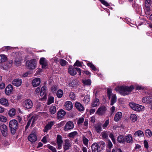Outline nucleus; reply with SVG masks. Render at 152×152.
Segmentation results:
<instances>
[{
    "label": "nucleus",
    "instance_id": "obj_1",
    "mask_svg": "<svg viewBox=\"0 0 152 152\" xmlns=\"http://www.w3.org/2000/svg\"><path fill=\"white\" fill-rule=\"evenodd\" d=\"M9 127L11 133L15 134L18 128V121L15 119L11 120L9 123Z\"/></svg>",
    "mask_w": 152,
    "mask_h": 152
},
{
    "label": "nucleus",
    "instance_id": "obj_2",
    "mask_svg": "<svg viewBox=\"0 0 152 152\" xmlns=\"http://www.w3.org/2000/svg\"><path fill=\"white\" fill-rule=\"evenodd\" d=\"M105 146V143L103 141L101 142L98 144L94 143L91 146L92 152H100Z\"/></svg>",
    "mask_w": 152,
    "mask_h": 152
},
{
    "label": "nucleus",
    "instance_id": "obj_3",
    "mask_svg": "<svg viewBox=\"0 0 152 152\" xmlns=\"http://www.w3.org/2000/svg\"><path fill=\"white\" fill-rule=\"evenodd\" d=\"M134 88L133 86H131L130 87L126 86H121L119 88V89L120 94H129V92H131Z\"/></svg>",
    "mask_w": 152,
    "mask_h": 152
},
{
    "label": "nucleus",
    "instance_id": "obj_4",
    "mask_svg": "<svg viewBox=\"0 0 152 152\" xmlns=\"http://www.w3.org/2000/svg\"><path fill=\"white\" fill-rule=\"evenodd\" d=\"M0 131L2 136L7 137L8 136L9 131L7 125L4 124H0Z\"/></svg>",
    "mask_w": 152,
    "mask_h": 152
},
{
    "label": "nucleus",
    "instance_id": "obj_5",
    "mask_svg": "<svg viewBox=\"0 0 152 152\" xmlns=\"http://www.w3.org/2000/svg\"><path fill=\"white\" fill-rule=\"evenodd\" d=\"M129 105L133 110L137 111H140L144 108L143 106L135 104L133 102L129 103Z\"/></svg>",
    "mask_w": 152,
    "mask_h": 152
},
{
    "label": "nucleus",
    "instance_id": "obj_6",
    "mask_svg": "<svg viewBox=\"0 0 152 152\" xmlns=\"http://www.w3.org/2000/svg\"><path fill=\"white\" fill-rule=\"evenodd\" d=\"M77 71L79 74L80 75H81V69L79 68H74L72 66H69L68 68L69 73L71 75L74 76L77 73Z\"/></svg>",
    "mask_w": 152,
    "mask_h": 152
},
{
    "label": "nucleus",
    "instance_id": "obj_7",
    "mask_svg": "<svg viewBox=\"0 0 152 152\" xmlns=\"http://www.w3.org/2000/svg\"><path fill=\"white\" fill-rule=\"evenodd\" d=\"M35 60L33 59L26 61V65L27 68L29 69H34L36 67Z\"/></svg>",
    "mask_w": 152,
    "mask_h": 152
},
{
    "label": "nucleus",
    "instance_id": "obj_8",
    "mask_svg": "<svg viewBox=\"0 0 152 152\" xmlns=\"http://www.w3.org/2000/svg\"><path fill=\"white\" fill-rule=\"evenodd\" d=\"M28 139L31 142H35L37 140V133L34 131H33L31 134L28 136Z\"/></svg>",
    "mask_w": 152,
    "mask_h": 152
},
{
    "label": "nucleus",
    "instance_id": "obj_9",
    "mask_svg": "<svg viewBox=\"0 0 152 152\" xmlns=\"http://www.w3.org/2000/svg\"><path fill=\"white\" fill-rule=\"evenodd\" d=\"M107 110L106 107L104 106H102L98 109L96 113L99 115H102L106 113Z\"/></svg>",
    "mask_w": 152,
    "mask_h": 152
},
{
    "label": "nucleus",
    "instance_id": "obj_10",
    "mask_svg": "<svg viewBox=\"0 0 152 152\" xmlns=\"http://www.w3.org/2000/svg\"><path fill=\"white\" fill-rule=\"evenodd\" d=\"M23 105L27 109H30L32 107L33 104L32 101L29 99H28L23 102Z\"/></svg>",
    "mask_w": 152,
    "mask_h": 152
},
{
    "label": "nucleus",
    "instance_id": "obj_11",
    "mask_svg": "<svg viewBox=\"0 0 152 152\" xmlns=\"http://www.w3.org/2000/svg\"><path fill=\"white\" fill-rule=\"evenodd\" d=\"M63 142L61 136L58 134L56 137V143L58 145L57 149H59L61 148Z\"/></svg>",
    "mask_w": 152,
    "mask_h": 152
},
{
    "label": "nucleus",
    "instance_id": "obj_12",
    "mask_svg": "<svg viewBox=\"0 0 152 152\" xmlns=\"http://www.w3.org/2000/svg\"><path fill=\"white\" fill-rule=\"evenodd\" d=\"M74 127V125L73 122L71 121H69L67 122L64 128V129L65 131H68L72 129Z\"/></svg>",
    "mask_w": 152,
    "mask_h": 152
},
{
    "label": "nucleus",
    "instance_id": "obj_13",
    "mask_svg": "<svg viewBox=\"0 0 152 152\" xmlns=\"http://www.w3.org/2000/svg\"><path fill=\"white\" fill-rule=\"evenodd\" d=\"M142 101L143 102L145 103H149L151 104V109L152 110V96H146L143 97Z\"/></svg>",
    "mask_w": 152,
    "mask_h": 152
},
{
    "label": "nucleus",
    "instance_id": "obj_14",
    "mask_svg": "<svg viewBox=\"0 0 152 152\" xmlns=\"http://www.w3.org/2000/svg\"><path fill=\"white\" fill-rule=\"evenodd\" d=\"M39 63L42 65V68L46 69L48 67V61L45 58L43 57L40 58Z\"/></svg>",
    "mask_w": 152,
    "mask_h": 152
},
{
    "label": "nucleus",
    "instance_id": "obj_15",
    "mask_svg": "<svg viewBox=\"0 0 152 152\" xmlns=\"http://www.w3.org/2000/svg\"><path fill=\"white\" fill-rule=\"evenodd\" d=\"M37 118L36 116H33L30 118H29L27 122V125L30 126L31 124V122H32V123L31 124V126L33 127L34 126V124L35 122L37 120Z\"/></svg>",
    "mask_w": 152,
    "mask_h": 152
},
{
    "label": "nucleus",
    "instance_id": "obj_16",
    "mask_svg": "<svg viewBox=\"0 0 152 152\" xmlns=\"http://www.w3.org/2000/svg\"><path fill=\"white\" fill-rule=\"evenodd\" d=\"M71 144L69 142V140L66 139L64 141V143L63 145V148L65 151L68 150L69 148L71 147Z\"/></svg>",
    "mask_w": 152,
    "mask_h": 152
},
{
    "label": "nucleus",
    "instance_id": "obj_17",
    "mask_svg": "<svg viewBox=\"0 0 152 152\" xmlns=\"http://www.w3.org/2000/svg\"><path fill=\"white\" fill-rule=\"evenodd\" d=\"M22 79L20 78H16L12 81V84L13 85L17 87L20 86L22 84Z\"/></svg>",
    "mask_w": 152,
    "mask_h": 152
},
{
    "label": "nucleus",
    "instance_id": "obj_18",
    "mask_svg": "<svg viewBox=\"0 0 152 152\" xmlns=\"http://www.w3.org/2000/svg\"><path fill=\"white\" fill-rule=\"evenodd\" d=\"M13 86L11 84L8 85L5 89V93L7 95H9V94H11L13 90Z\"/></svg>",
    "mask_w": 152,
    "mask_h": 152
},
{
    "label": "nucleus",
    "instance_id": "obj_19",
    "mask_svg": "<svg viewBox=\"0 0 152 152\" xmlns=\"http://www.w3.org/2000/svg\"><path fill=\"white\" fill-rule=\"evenodd\" d=\"M75 106L77 109L80 112H82L84 110V107L83 105L79 102H76Z\"/></svg>",
    "mask_w": 152,
    "mask_h": 152
},
{
    "label": "nucleus",
    "instance_id": "obj_20",
    "mask_svg": "<svg viewBox=\"0 0 152 152\" xmlns=\"http://www.w3.org/2000/svg\"><path fill=\"white\" fill-rule=\"evenodd\" d=\"M65 109L68 110H71L73 107L72 103L69 101H67L65 104Z\"/></svg>",
    "mask_w": 152,
    "mask_h": 152
},
{
    "label": "nucleus",
    "instance_id": "obj_21",
    "mask_svg": "<svg viewBox=\"0 0 152 152\" xmlns=\"http://www.w3.org/2000/svg\"><path fill=\"white\" fill-rule=\"evenodd\" d=\"M66 112L63 110L61 109L57 113V118L58 119L61 118L65 115Z\"/></svg>",
    "mask_w": 152,
    "mask_h": 152
},
{
    "label": "nucleus",
    "instance_id": "obj_22",
    "mask_svg": "<svg viewBox=\"0 0 152 152\" xmlns=\"http://www.w3.org/2000/svg\"><path fill=\"white\" fill-rule=\"evenodd\" d=\"M0 104L5 107H7L9 105L8 100L6 99L1 98L0 99Z\"/></svg>",
    "mask_w": 152,
    "mask_h": 152
},
{
    "label": "nucleus",
    "instance_id": "obj_23",
    "mask_svg": "<svg viewBox=\"0 0 152 152\" xmlns=\"http://www.w3.org/2000/svg\"><path fill=\"white\" fill-rule=\"evenodd\" d=\"M22 96H12L11 97L12 100L15 102L20 101L22 99Z\"/></svg>",
    "mask_w": 152,
    "mask_h": 152
},
{
    "label": "nucleus",
    "instance_id": "obj_24",
    "mask_svg": "<svg viewBox=\"0 0 152 152\" xmlns=\"http://www.w3.org/2000/svg\"><path fill=\"white\" fill-rule=\"evenodd\" d=\"M122 116V113L121 112H118L115 114L114 118V120L116 122H117L121 118Z\"/></svg>",
    "mask_w": 152,
    "mask_h": 152
},
{
    "label": "nucleus",
    "instance_id": "obj_25",
    "mask_svg": "<svg viewBox=\"0 0 152 152\" xmlns=\"http://www.w3.org/2000/svg\"><path fill=\"white\" fill-rule=\"evenodd\" d=\"M53 125V121H51L50 123H49L45 126L44 130V132H46L48 130L50 129Z\"/></svg>",
    "mask_w": 152,
    "mask_h": 152
},
{
    "label": "nucleus",
    "instance_id": "obj_26",
    "mask_svg": "<svg viewBox=\"0 0 152 152\" xmlns=\"http://www.w3.org/2000/svg\"><path fill=\"white\" fill-rule=\"evenodd\" d=\"M125 142L127 143H132L133 142L131 134H128L125 137Z\"/></svg>",
    "mask_w": 152,
    "mask_h": 152
},
{
    "label": "nucleus",
    "instance_id": "obj_27",
    "mask_svg": "<svg viewBox=\"0 0 152 152\" xmlns=\"http://www.w3.org/2000/svg\"><path fill=\"white\" fill-rule=\"evenodd\" d=\"M117 140L119 143H124L125 142V138L122 135H119L118 137Z\"/></svg>",
    "mask_w": 152,
    "mask_h": 152
},
{
    "label": "nucleus",
    "instance_id": "obj_28",
    "mask_svg": "<svg viewBox=\"0 0 152 152\" xmlns=\"http://www.w3.org/2000/svg\"><path fill=\"white\" fill-rule=\"evenodd\" d=\"M95 130L97 133H99L102 130V124H98L95 126Z\"/></svg>",
    "mask_w": 152,
    "mask_h": 152
},
{
    "label": "nucleus",
    "instance_id": "obj_29",
    "mask_svg": "<svg viewBox=\"0 0 152 152\" xmlns=\"http://www.w3.org/2000/svg\"><path fill=\"white\" fill-rule=\"evenodd\" d=\"M7 60V57L4 54L0 55V63L4 62Z\"/></svg>",
    "mask_w": 152,
    "mask_h": 152
},
{
    "label": "nucleus",
    "instance_id": "obj_30",
    "mask_svg": "<svg viewBox=\"0 0 152 152\" xmlns=\"http://www.w3.org/2000/svg\"><path fill=\"white\" fill-rule=\"evenodd\" d=\"M78 133L76 131H74L69 133L68 135V137L74 138L77 135Z\"/></svg>",
    "mask_w": 152,
    "mask_h": 152
},
{
    "label": "nucleus",
    "instance_id": "obj_31",
    "mask_svg": "<svg viewBox=\"0 0 152 152\" xmlns=\"http://www.w3.org/2000/svg\"><path fill=\"white\" fill-rule=\"evenodd\" d=\"M32 83L34 87L38 86V77L34 79L32 81Z\"/></svg>",
    "mask_w": 152,
    "mask_h": 152
},
{
    "label": "nucleus",
    "instance_id": "obj_32",
    "mask_svg": "<svg viewBox=\"0 0 152 152\" xmlns=\"http://www.w3.org/2000/svg\"><path fill=\"white\" fill-rule=\"evenodd\" d=\"M134 135L135 136H137L140 137L141 136H143L144 134L142 131L140 130H138L135 132Z\"/></svg>",
    "mask_w": 152,
    "mask_h": 152
},
{
    "label": "nucleus",
    "instance_id": "obj_33",
    "mask_svg": "<svg viewBox=\"0 0 152 152\" xmlns=\"http://www.w3.org/2000/svg\"><path fill=\"white\" fill-rule=\"evenodd\" d=\"M99 100L97 98L95 99V100L91 103V106L92 107H95L99 104Z\"/></svg>",
    "mask_w": 152,
    "mask_h": 152
},
{
    "label": "nucleus",
    "instance_id": "obj_34",
    "mask_svg": "<svg viewBox=\"0 0 152 152\" xmlns=\"http://www.w3.org/2000/svg\"><path fill=\"white\" fill-rule=\"evenodd\" d=\"M56 107L55 106H51L50 108L49 111L52 114H53L56 113Z\"/></svg>",
    "mask_w": 152,
    "mask_h": 152
},
{
    "label": "nucleus",
    "instance_id": "obj_35",
    "mask_svg": "<svg viewBox=\"0 0 152 152\" xmlns=\"http://www.w3.org/2000/svg\"><path fill=\"white\" fill-rule=\"evenodd\" d=\"M15 109H10L9 112V115L10 116L12 117L15 115Z\"/></svg>",
    "mask_w": 152,
    "mask_h": 152
},
{
    "label": "nucleus",
    "instance_id": "obj_36",
    "mask_svg": "<svg viewBox=\"0 0 152 152\" xmlns=\"http://www.w3.org/2000/svg\"><path fill=\"white\" fill-rule=\"evenodd\" d=\"M46 87L45 86H44L42 87L40 92V95H46Z\"/></svg>",
    "mask_w": 152,
    "mask_h": 152
},
{
    "label": "nucleus",
    "instance_id": "obj_37",
    "mask_svg": "<svg viewBox=\"0 0 152 152\" xmlns=\"http://www.w3.org/2000/svg\"><path fill=\"white\" fill-rule=\"evenodd\" d=\"M54 97L50 96L48 99L47 104L48 105H50L54 102Z\"/></svg>",
    "mask_w": 152,
    "mask_h": 152
},
{
    "label": "nucleus",
    "instance_id": "obj_38",
    "mask_svg": "<svg viewBox=\"0 0 152 152\" xmlns=\"http://www.w3.org/2000/svg\"><path fill=\"white\" fill-rule=\"evenodd\" d=\"M130 119L133 122H135L137 119V116L134 114H132L130 115Z\"/></svg>",
    "mask_w": 152,
    "mask_h": 152
},
{
    "label": "nucleus",
    "instance_id": "obj_39",
    "mask_svg": "<svg viewBox=\"0 0 152 152\" xmlns=\"http://www.w3.org/2000/svg\"><path fill=\"white\" fill-rule=\"evenodd\" d=\"M116 101V96H113L110 103V105H113Z\"/></svg>",
    "mask_w": 152,
    "mask_h": 152
},
{
    "label": "nucleus",
    "instance_id": "obj_40",
    "mask_svg": "<svg viewBox=\"0 0 152 152\" xmlns=\"http://www.w3.org/2000/svg\"><path fill=\"white\" fill-rule=\"evenodd\" d=\"M66 61L64 59H61L60 60L59 63L62 66H65L66 65Z\"/></svg>",
    "mask_w": 152,
    "mask_h": 152
},
{
    "label": "nucleus",
    "instance_id": "obj_41",
    "mask_svg": "<svg viewBox=\"0 0 152 152\" xmlns=\"http://www.w3.org/2000/svg\"><path fill=\"white\" fill-rule=\"evenodd\" d=\"M47 147L53 152H57L56 148L53 146L50 145V144H48L47 145Z\"/></svg>",
    "mask_w": 152,
    "mask_h": 152
},
{
    "label": "nucleus",
    "instance_id": "obj_42",
    "mask_svg": "<svg viewBox=\"0 0 152 152\" xmlns=\"http://www.w3.org/2000/svg\"><path fill=\"white\" fill-rule=\"evenodd\" d=\"M83 83L86 85L90 86L91 85V80L90 79L83 80Z\"/></svg>",
    "mask_w": 152,
    "mask_h": 152
},
{
    "label": "nucleus",
    "instance_id": "obj_43",
    "mask_svg": "<svg viewBox=\"0 0 152 152\" xmlns=\"http://www.w3.org/2000/svg\"><path fill=\"white\" fill-rule=\"evenodd\" d=\"M15 63L16 65L17 66H19L20 65L21 63V60L16 58L15 60Z\"/></svg>",
    "mask_w": 152,
    "mask_h": 152
},
{
    "label": "nucleus",
    "instance_id": "obj_44",
    "mask_svg": "<svg viewBox=\"0 0 152 152\" xmlns=\"http://www.w3.org/2000/svg\"><path fill=\"white\" fill-rule=\"evenodd\" d=\"M87 65L89 67H90L92 70L95 71L96 70V68L95 66L91 63H88L87 64Z\"/></svg>",
    "mask_w": 152,
    "mask_h": 152
},
{
    "label": "nucleus",
    "instance_id": "obj_45",
    "mask_svg": "<svg viewBox=\"0 0 152 152\" xmlns=\"http://www.w3.org/2000/svg\"><path fill=\"white\" fill-rule=\"evenodd\" d=\"M83 101L85 103H88L90 101V99L89 96H85Z\"/></svg>",
    "mask_w": 152,
    "mask_h": 152
},
{
    "label": "nucleus",
    "instance_id": "obj_46",
    "mask_svg": "<svg viewBox=\"0 0 152 152\" xmlns=\"http://www.w3.org/2000/svg\"><path fill=\"white\" fill-rule=\"evenodd\" d=\"M82 66L81 63L79 61L77 60L76 61V62L74 64V66H79L80 67Z\"/></svg>",
    "mask_w": 152,
    "mask_h": 152
},
{
    "label": "nucleus",
    "instance_id": "obj_47",
    "mask_svg": "<svg viewBox=\"0 0 152 152\" xmlns=\"http://www.w3.org/2000/svg\"><path fill=\"white\" fill-rule=\"evenodd\" d=\"M145 7V13L146 15H149L150 14V6H148V7L147 6Z\"/></svg>",
    "mask_w": 152,
    "mask_h": 152
},
{
    "label": "nucleus",
    "instance_id": "obj_48",
    "mask_svg": "<svg viewBox=\"0 0 152 152\" xmlns=\"http://www.w3.org/2000/svg\"><path fill=\"white\" fill-rule=\"evenodd\" d=\"M7 119L6 117L3 115L0 116V121L3 122H6Z\"/></svg>",
    "mask_w": 152,
    "mask_h": 152
},
{
    "label": "nucleus",
    "instance_id": "obj_49",
    "mask_svg": "<svg viewBox=\"0 0 152 152\" xmlns=\"http://www.w3.org/2000/svg\"><path fill=\"white\" fill-rule=\"evenodd\" d=\"M145 133L146 135L147 136H149L150 137L152 135L151 131L148 129H147L146 130Z\"/></svg>",
    "mask_w": 152,
    "mask_h": 152
},
{
    "label": "nucleus",
    "instance_id": "obj_50",
    "mask_svg": "<svg viewBox=\"0 0 152 152\" xmlns=\"http://www.w3.org/2000/svg\"><path fill=\"white\" fill-rule=\"evenodd\" d=\"M109 120H107L104 123L102 127L104 128L107 127L108 124H109Z\"/></svg>",
    "mask_w": 152,
    "mask_h": 152
},
{
    "label": "nucleus",
    "instance_id": "obj_51",
    "mask_svg": "<svg viewBox=\"0 0 152 152\" xmlns=\"http://www.w3.org/2000/svg\"><path fill=\"white\" fill-rule=\"evenodd\" d=\"M110 137L111 138L113 142L114 143H115V140L114 138V137L113 134L111 133L109 135Z\"/></svg>",
    "mask_w": 152,
    "mask_h": 152
},
{
    "label": "nucleus",
    "instance_id": "obj_52",
    "mask_svg": "<svg viewBox=\"0 0 152 152\" xmlns=\"http://www.w3.org/2000/svg\"><path fill=\"white\" fill-rule=\"evenodd\" d=\"M102 137L103 138L106 139L108 137L107 133L105 132H103L102 133Z\"/></svg>",
    "mask_w": 152,
    "mask_h": 152
},
{
    "label": "nucleus",
    "instance_id": "obj_53",
    "mask_svg": "<svg viewBox=\"0 0 152 152\" xmlns=\"http://www.w3.org/2000/svg\"><path fill=\"white\" fill-rule=\"evenodd\" d=\"M83 144L85 145H87L88 144V140L87 139L84 137L83 139Z\"/></svg>",
    "mask_w": 152,
    "mask_h": 152
},
{
    "label": "nucleus",
    "instance_id": "obj_54",
    "mask_svg": "<svg viewBox=\"0 0 152 152\" xmlns=\"http://www.w3.org/2000/svg\"><path fill=\"white\" fill-rule=\"evenodd\" d=\"M84 121V119L83 118H79L77 121V124H80L83 123Z\"/></svg>",
    "mask_w": 152,
    "mask_h": 152
},
{
    "label": "nucleus",
    "instance_id": "obj_55",
    "mask_svg": "<svg viewBox=\"0 0 152 152\" xmlns=\"http://www.w3.org/2000/svg\"><path fill=\"white\" fill-rule=\"evenodd\" d=\"M104 5L106 6H109V4L104 0H99Z\"/></svg>",
    "mask_w": 152,
    "mask_h": 152
},
{
    "label": "nucleus",
    "instance_id": "obj_56",
    "mask_svg": "<svg viewBox=\"0 0 152 152\" xmlns=\"http://www.w3.org/2000/svg\"><path fill=\"white\" fill-rule=\"evenodd\" d=\"M150 0H145V6L148 7L150 6Z\"/></svg>",
    "mask_w": 152,
    "mask_h": 152
},
{
    "label": "nucleus",
    "instance_id": "obj_57",
    "mask_svg": "<svg viewBox=\"0 0 152 152\" xmlns=\"http://www.w3.org/2000/svg\"><path fill=\"white\" fill-rule=\"evenodd\" d=\"M16 119L18 120L19 123H22L23 121L22 120V117H21L20 116H18L16 118Z\"/></svg>",
    "mask_w": 152,
    "mask_h": 152
},
{
    "label": "nucleus",
    "instance_id": "obj_58",
    "mask_svg": "<svg viewBox=\"0 0 152 152\" xmlns=\"http://www.w3.org/2000/svg\"><path fill=\"white\" fill-rule=\"evenodd\" d=\"M112 152H123L121 149L119 148L113 149Z\"/></svg>",
    "mask_w": 152,
    "mask_h": 152
},
{
    "label": "nucleus",
    "instance_id": "obj_59",
    "mask_svg": "<svg viewBox=\"0 0 152 152\" xmlns=\"http://www.w3.org/2000/svg\"><path fill=\"white\" fill-rule=\"evenodd\" d=\"M63 91L61 89L58 90L57 92L56 95H63Z\"/></svg>",
    "mask_w": 152,
    "mask_h": 152
},
{
    "label": "nucleus",
    "instance_id": "obj_60",
    "mask_svg": "<svg viewBox=\"0 0 152 152\" xmlns=\"http://www.w3.org/2000/svg\"><path fill=\"white\" fill-rule=\"evenodd\" d=\"M31 74L30 71L27 72L26 73H24L23 76L24 77H26L28 76V75H30Z\"/></svg>",
    "mask_w": 152,
    "mask_h": 152
},
{
    "label": "nucleus",
    "instance_id": "obj_61",
    "mask_svg": "<svg viewBox=\"0 0 152 152\" xmlns=\"http://www.w3.org/2000/svg\"><path fill=\"white\" fill-rule=\"evenodd\" d=\"M112 92V90L110 88H108L107 89V93L108 95H111Z\"/></svg>",
    "mask_w": 152,
    "mask_h": 152
},
{
    "label": "nucleus",
    "instance_id": "obj_62",
    "mask_svg": "<svg viewBox=\"0 0 152 152\" xmlns=\"http://www.w3.org/2000/svg\"><path fill=\"white\" fill-rule=\"evenodd\" d=\"M41 141L44 143H46L47 142L46 136H44L42 140Z\"/></svg>",
    "mask_w": 152,
    "mask_h": 152
},
{
    "label": "nucleus",
    "instance_id": "obj_63",
    "mask_svg": "<svg viewBox=\"0 0 152 152\" xmlns=\"http://www.w3.org/2000/svg\"><path fill=\"white\" fill-rule=\"evenodd\" d=\"M5 87V84L3 83H0V89H4Z\"/></svg>",
    "mask_w": 152,
    "mask_h": 152
},
{
    "label": "nucleus",
    "instance_id": "obj_64",
    "mask_svg": "<svg viewBox=\"0 0 152 152\" xmlns=\"http://www.w3.org/2000/svg\"><path fill=\"white\" fill-rule=\"evenodd\" d=\"M90 121L92 123H94L95 122V118L94 116L91 117L90 118Z\"/></svg>",
    "mask_w": 152,
    "mask_h": 152
}]
</instances>
